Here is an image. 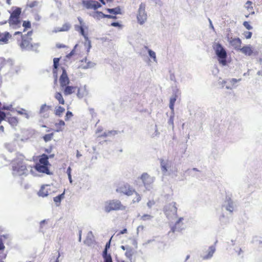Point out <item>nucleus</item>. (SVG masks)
Listing matches in <instances>:
<instances>
[{"instance_id": "b1692460", "label": "nucleus", "mask_w": 262, "mask_h": 262, "mask_svg": "<svg viewBox=\"0 0 262 262\" xmlns=\"http://www.w3.org/2000/svg\"><path fill=\"white\" fill-rule=\"evenodd\" d=\"M120 133L118 130H108L107 132H104L102 135H98L97 138L106 137L108 136H115Z\"/></svg>"}, {"instance_id": "5701e85b", "label": "nucleus", "mask_w": 262, "mask_h": 262, "mask_svg": "<svg viewBox=\"0 0 262 262\" xmlns=\"http://www.w3.org/2000/svg\"><path fill=\"white\" fill-rule=\"evenodd\" d=\"M241 79H237L236 78L228 79V84L226 85V89L227 90H232L235 84L238 81H241Z\"/></svg>"}, {"instance_id": "0e129e2a", "label": "nucleus", "mask_w": 262, "mask_h": 262, "mask_svg": "<svg viewBox=\"0 0 262 262\" xmlns=\"http://www.w3.org/2000/svg\"><path fill=\"white\" fill-rule=\"evenodd\" d=\"M111 15L110 14H105L103 13V18H111Z\"/></svg>"}, {"instance_id": "a211bd4d", "label": "nucleus", "mask_w": 262, "mask_h": 262, "mask_svg": "<svg viewBox=\"0 0 262 262\" xmlns=\"http://www.w3.org/2000/svg\"><path fill=\"white\" fill-rule=\"evenodd\" d=\"M95 239L94 236L92 231H89L86 235V239L84 241V243L88 246H91L94 244Z\"/></svg>"}, {"instance_id": "412c9836", "label": "nucleus", "mask_w": 262, "mask_h": 262, "mask_svg": "<svg viewBox=\"0 0 262 262\" xmlns=\"http://www.w3.org/2000/svg\"><path fill=\"white\" fill-rule=\"evenodd\" d=\"M230 44L236 49H240L242 41L239 38H231L229 40Z\"/></svg>"}, {"instance_id": "dca6fc26", "label": "nucleus", "mask_w": 262, "mask_h": 262, "mask_svg": "<svg viewBox=\"0 0 262 262\" xmlns=\"http://www.w3.org/2000/svg\"><path fill=\"white\" fill-rule=\"evenodd\" d=\"M49 187V185H48L42 186L38 191V195L42 197L47 196L50 191V189Z\"/></svg>"}, {"instance_id": "2eb2a0df", "label": "nucleus", "mask_w": 262, "mask_h": 262, "mask_svg": "<svg viewBox=\"0 0 262 262\" xmlns=\"http://www.w3.org/2000/svg\"><path fill=\"white\" fill-rule=\"evenodd\" d=\"M14 35H21V42L20 43V46L21 48H25L29 46V44H30L29 41L27 38H26V37L25 36L22 35V33L21 32H19V31L16 32H15Z\"/></svg>"}, {"instance_id": "2f4dec72", "label": "nucleus", "mask_w": 262, "mask_h": 262, "mask_svg": "<svg viewBox=\"0 0 262 262\" xmlns=\"http://www.w3.org/2000/svg\"><path fill=\"white\" fill-rule=\"evenodd\" d=\"M8 121L9 123L13 125V126H16L18 122V119L15 117H9L8 118Z\"/></svg>"}, {"instance_id": "1a4fd4ad", "label": "nucleus", "mask_w": 262, "mask_h": 262, "mask_svg": "<svg viewBox=\"0 0 262 262\" xmlns=\"http://www.w3.org/2000/svg\"><path fill=\"white\" fill-rule=\"evenodd\" d=\"M116 191L130 196L134 193L135 189L129 184L126 183L118 187Z\"/></svg>"}, {"instance_id": "c85d7f7f", "label": "nucleus", "mask_w": 262, "mask_h": 262, "mask_svg": "<svg viewBox=\"0 0 262 262\" xmlns=\"http://www.w3.org/2000/svg\"><path fill=\"white\" fill-rule=\"evenodd\" d=\"M90 15L93 16L95 19L100 20L101 18H103V13L101 11H95L90 13Z\"/></svg>"}, {"instance_id": "473e14b6", "label": "nucleus", "mask_w": 262, "mask_h": 262, "mask_svg": "<svg viewBox=\"0 0 262 262\" xmlns=\"http://www.w3.org/2000/svg\"><path fill=\"white\" fill-rule=\"evenodd\" d=\"M55 98L58 101L59 103L61 104H64V100L60 93L57 92L55 93Z\"/></svg>"}, {"instance_id": "49530a36", "label": "nucleus", "mask_w": 262, "mask_h": 262, "mask_svg": "<svg viewBox=\"0 0 262 262\" xmlns=\"http://www.w3.org/2000/svg\"><path fill=\"white\" fill-rule=\"evenodd\" d=\"M243 25L248 30H250L253 29V27L249 24L248 21H244L243 23Z\"/></svg>"}, {"instance_id": "58836bf2", "label": "nucleus", "mask_w": 262, "mask_h": 262, "mask_svg": "<svg viewBox=\"0 0 262 262\" xmlns=\"http://www.w3.org/2000/svg\"><path fill=\"white\" fill-rule=\"evenodd\" d=\"M51 108V106L47 105L46 104H43L41 106L40 110V113H44L46 112H48Z\"/></svg>"}, {"instance_id": "864d4df0", "label": "nucleus", "mask_w": 262, "mask_h": 262, "mask_svg": "<svg viewBox=\"0 0 262 262\" xmlns=\"http://www.w3.org/2000/svg\"><path fill=\"white\" fill-rule=\"evenodd\" d=\"M107 250H108V249H106L104 248V250L103 251V253H102V256L103 257L111 255L110 254H108L107 253Z\"/></svg>"}, {"instance_id": "72a5a7b5", "label": "nucleus", "mask_w": 262, "mask_h": 262, "mask_svg": "<svg viewBox=\"0 0 262 262\" xmlns=\"http://www.w3.org/2000/svg\"><path fill=\"white\" fill-rule=\"evenodd\" d=\"M65 111V109L62 106H58L55 110V114L56 116H60Z\"/></svg>"}, {"instance_id": "f03ea898", "label": "nucleus", "mask_w": 262, "mask_h": 262, "mask_svg": "<svg viewBox=\"0 0 262 262\" xmlns=\"http://www.w3.org/2000/svg\"><path fill=\"white\" fill-rule=\"evenodd\" d=\"M213 49L220 64L223 66L227 65V53L225 48L219 42H215Z\"/></svg>"}, {"instance_id": "c03bdc74", "label": "nucleus", "mask_w": 262, "mask_h": 262, "mask_svg": "<svg viewBox=\"0 0 262 262\" xmlns=\"http://www.w3.org/2000/svg\"><path fill=\"white\" fill-rule=\"evenodd\" d=\"M23 26L25 27V31L26 29L31 28V23L29 21H24L23 22Z\"/></svg>"}, {"instance_id": "3c124183", "label": "nucleus", "mask_w": 262, "mask_h": 262, "mask_svg": "<svg viewBox=\"0 0 262 262\" xmlns=\"http://www.w3.org/2000/svg\"><path fill=\"white\" fill-rule=\"evenodd\" d=\"M73 116V114L72 112L70 111H68L66 116V120H69L70 118H71Z\"/></svg>"}, {"instance_id": "20e7f679", "label": "nucleus", "mask_w": 262, "mask_h": 262, "mask_svg": "<svg viewBox=\"0 0 262 262\" xmlns=\"http://www.w3.org/2000/svg\"><path fill=\"white\" fill-rule=\"evenodd\" d=\"M125 209V207L118 200H109L104 203V210L107 213L112 211L124 210Z\"/></svg>"}, {"instance_id": "09e8293b", "label": "nucleus", "mask_w": 262, "mask_h": 262, "mask_svg": "<svg viewBox=\"0 0 262 262\" xmlns=\"http://www.w3.org/2000/svg\"><path fill=\"white\" fill-rule=\"evenodd\" d=\"M89 91L86 89V86L84 85V88H83V93H82L83 97L88 96L89 95Z\"/></svg>"}, {"instance_id": "a878e982", "label": "nucleus", "mask_w": 262, "mask_h": 262, "mask_svg": "<svg viewBox=\"0 0 262 262\" xmlns=\"http://www.w3.org/2000/svg\"><path fill=\"white\" fill-rule=\"evenodd\" d=\"M76 86H68L67 85L66 87H64V94L66 95H70L74 92L76 91Z\"/></svg>"}, {"instance_id": "c756f323", "label": "nucleus", "mask_w": 262, "mask_h": 262, "mask_svg": "<svg viewBox=\"0 0 262 262\" xmlns=\"http://www.w3.org/2000/svg\"><path fill=\"white\" fill-rule=\"evenodd\" d=\"M64 125V122L61 120H59L58 123H55V126L56 127V132H59L62 131Z\"/></svg>"}, {"instance_id": "bf43d9fd", "label": "nucleus", "mask_w": 262, "mask_h": 262, "mask_svg": "<svg viewBox=\"0 0 262 262\" xmlns=\"http://www.w3.org/2000/svg\"><path fill=\"white\" fill-rule=\"evenodd\" d=\"M111 239L107 242L105 245V249H108L110 248L111 245Z\"/></svg>"}, {"instance_id": "423d86ee", "label": "nucleus", "mask_w": 262, "mask_h": 262, "mask_svg": "<svg viewBox=\"0 0 262 262\" xmlns=\"http://www.w3.org/2000/svg\"><path fill=\"white\" fill-rule=\"evenodd\" d=\"M145 189L150 190L152 188V184L155 181V178L150 176L147 173H143L140 177Z\"/></svg>"}, {"instance_id": "6ab92c4d", "label": "nucleus", "mask_w": 262, "mask_h": 262, "mask_svg": "<svg viewBox=\"0 0 262 262\" xmlns=\"http://www.w3.org/2000/svg\"><path fill=\"white\" fill-rule=\"evenodd\" d=\"M11 37V35L8 32H0V42L7 43L9 39Z\"/></svg>"}, {"instance_id": "de8ad7c7", "label": "nucleus", "mask_w": 262, "mask_h": 262, "mask_svg": "<svg viewBox=\"0 0 262 262\" xmlns=\"http://www.w3.org/2000/svg\"><path fill=\"white\" fill-rule=\"evenodd\" d=\"M104 262H113L111 255L103 257Z\"/></svg>"}, {"instance_id": "bb28decb", "label": "nucleus", "mask_w": 262, "mask_h": 262, "mask_svg": "<svg viewBox=\"0 0 262 262\" xmlns=\"http://www.w3.org/2000/svg\"><path fill=\"white\" fill-rule=\"evenodd\" d=\"M84 62L86 64L84 65L83 63V69H91L94 68L96 65L95 62L89 61L86 58L84 59Z\"/></svg>"}, {"instance_id": "774afa93", "label": "nucleus", "mask_w": 262, "mask_h": 262, "mask_svg": "<svg viewBox=\"0 0 262 262\" xmlns=\"http://www.w3.org/2000/svg\"><path fill=\"white\" fill-rule=\"evenodd\" d=\"M126 232H127V229L125 228V229H123L122 230H121V231L120 232V234H124V233H125Z\"/></svg>"}, {"instance_id": "69168bd1", "label": "nucleus", "mask_w": 262, "mask_h": 262, "mask_svg": "<svg viewBox=\"0 0 262 262\" xmlns=\"http://www.w3.org/2000/svg\"><path fill=\"white\" fill-rule=\"evenodd\" d=\"M209 26L213 30H214V27L212 25V21L211 20H210V19L209 18Z\"/></svg>"}, {"instance_id": "e2e57ef3", "label": "nucleus", "mask_w": 262, "mask_h": 262, "mask_svg": "<svg viewBox=\"0 0 262 262\" xmlns=\"http://www.w3.org/2000/svg\"><path fill=\"white\" fill-rule=\"evenodd\" d=\"M102 130H103V128L102 127H99L96 132V134H98V133L101 132Z\"/></svg>"}, {"instance_id": "37998d69", "label": "nucleus", "mask_w": 262, "mask_h": 262, "mask_svg": "<svg viewBox=\"0 0 262 262\" xmlns=\"http://www.w3.org/2000/svg\"><path fill=\"white\" fill-rule=\"evenodd\" d=\"M153 217L149 214H144L141 216V219L143 221L150 220Z\"/></svg>"}, {"instance_id": "8fccbe9b", "label": "nucleus", "mask_w": 262, "mask_h": 262, "mask_svg": "<svg viewBox=\"0 0 262 262\" xmlns=\"http://www.w3.org/2000/svg\"><path fill=\"white\" fill-rule=\"evenodd\" d=\"M252 32L249 31H247L245 32V36L246 38L250 39L252 36Z\"/></svg>"}, {"instance_id": "4468645a", "label": "nucleus", "mask_w": 262, "mask_h": 262, "mask_svg": "<svg viewBox=\"0 0 262 262\" xmlns=\"http://www.w3.org/2000/svg\"><path fill=\"white\" fill-rule=\"evenodd\" d=\"M178 90H176V91H173V95L170 98L169 101V108L171 111V113L173 114L174 112V105L175 102L177 99L178 97Z\"/></svg>"}, {"instance_id": "39448f33", "label": "nucleus", "mask_w": 262, "mask_h": 262, "mask_svg": "<svg viewBox=\"0 0 262 262\" xmlns=\"http://www.w3.org/2000/svg\"><path fill=\"white\" fill-rule=\"evenodd\" d=\"M176 205V202H172L165 206L164 208V213L168 219H170L173 217H177L178 208Z\"/></svg>"}, {"instance_id": "c9c22d12", "label": "nucleus", "mask_w": 262, "mask_h": 262, "mask_svg": "<svg viewBox=\"0 0 262 262\" xmlns=\"http://www.w3.org/2000/svg\"><path fill=\"white\" fill-rule=\"evenodd\" d=\"M160 164H161V170H162V172L164 173H166L167 171L166 162L164 161V160L161 159L160 160Z\"/></svg>"}, {"instance_id": "9b49d317", "label": "nucleus", "mask_w": 262, "mask_h": 262, "mask_svg": "<svg viewBox=\"0 0 262 262\" xmlns=\"http://www.w3.org/2000/svg\"><path fill=\"white\" fill-rule=\"evenodd\" d=\"M83 6L88 9H93L94 10L101 7L100 3L93 0L83 1Z\"/></svg>"}, {"instance_id": "603ef678", "label": "nucleus", "mask_w": 262, "mask_h": 262, "mask_svg": "<svg viewBox=\"0 0 262 262\" xmlns=\"http://www.w3.org/2000/svg\"><path fill=\"white\" fill-rule=\"evenodd\" d=\"M89 111L90 112V114L91 115L92 118H94L95 116H96V113L94 112V110L92 108H89Z\"/></svg>"}, {"instance_id": "7c9ffc66", "label": "nucleus", "mask_w": 262, "mask_h": 262, "mask_svg": "<svg viewBox=\"0 0 262 262\" xmlns=\"http://www.w3.org/2000/svg\"><path fill=\"white\" fill-rule=\"evenodd\" d=\"M64 192L54 198L53 200L57 206H59L62 199L64 198Z\"/></svg>"}, {"instance_id": "a19ab883", "label": "nucleus", "mask_w": 262, "mask_h": 262, "mask_svg": "<svg viewBox=\"0 0 262 262\" xmlns=\"http://www.w3.org/2000/svg\"><path fill=\"white\" fill-rule=\"evenodd\" d=\"M173 120H174V114H173L171 113V115L169 117V119L168 121V123L169 125L171 126L172 128L174 127Z\"/></svg>"}, {"instance_id": "e433bc0d", "label": "nucleus", "mask_w": 262, "mask_h": 262, "mask_svg": "<svg viewBox=\"0 0 262 262\" xmlns=\"http://www.w3.org/2000/svg\"><path fill=\"white\" fill-rule=\"evenodd\" d=\"M148 53L150 57L155 62H157V60L156 53L151 49H148Z\"/></svg>"}, {"instance_id": "f3484780", "label": "nucleus", "mask_w": 262, "mask_h": 262, "mask_svg": "<svg viewBox=\"0 0 262 262\" xmlns=\"http://www.w3.org/2000/svg\"><path fill=\"white\" fill-rule=\"evenodd\" d=\"M83 37L84 39V46L86 49V53L88 54L92 47L91 41L88 38V37L85 34L84 28L83 27Z\"/></svg>"}, {"instance_id": "393cba45", "label": "nucleus", "mask_w": 262, "mask_h": 262, "mask_svg": "<svg viewBox=\"0 0 262 262\" xmlns=\"http://www.w3.org/2000/svg\"><path fill=\"white\" fill-rule=\"evenodd\" d=\"M106 10L108 13L115 15L117 14H121L122 13L121 9L119 6L114 8H107Z\"/></svg>"}, {"instance_id": "ddd939ff", "label": "nucleus", "mask_w": 262, "mask_h": 262, "mask_svg": "<svg viewBox=\"0 0 262 262\" xmlns=\"http://www.w3.org/2000/svg\"><path fill=\"white\" fill-rule=\"evenodd\" d=\"M235 207V204L234 202L230 198L227 196L223 205V207L225 208L227 211L232 213Z\"/></svg>"}, {"instance_id": "0eeeda50", "label": "nucleus", "mask_w": 262, "mask_h": 262, "mask_svg": "<svg viewBox=\"0 0 262 262\" xmlns=\"http://www.w3.org/2000/svg\"><path fill=\"white\" fill-rule=\"evenodd\" d=\"M146 5L141 3L139 6L137 14V19L140 25L143 24L147 19V14L145 12Z\"/></svg>"}, {"instance_id": "6e6552de", "label": "nucleus", "mask_w": 262, "mask_h": 262, "mask_svg": "<svg viewBox=\"0 0 262 262\" xmlns=\"http://www.w3.org/2000/svg\"><path fill=\"white\" fill-rule=\"evenodd\" d=\"M21 14V9L16 8L11 13L9 19L10 24L17 25L20 23L19 17Z\"/></svg>"}, {"instance_id": "5fc2aeb1", "label": "nucleus", "mask_w": 262, "mask_h": 262, "mask_svg": "<svg viewBox=\"0 0 262 262\" xmlns=\"http://www.w3.org/2000/svg\"><path fill=\"white\" fill-rule=\"evenodd\" d=\"M111 25L113 27H118L121 26V25L120 24V23L119 22H117V21L112 23Z\"/></svg>"}, {"instance_id": "052dcab7", "label": "nucleus", "mask_w": 262, "mask_h": 262, "mask_svg": "<svg viewBox=\"0 0 262 262\" xmlns=\"http://www.w3.org/2000/svg\"><path fill=\"white\" fill-rule=\"evenodd\" d=\"M154 204V202L150 201H149L147 203V205L149 208H150Z\"/></svg>"}, {"instance_id": "7ed1b4c3", "label": "nucleus", "mask_w": 262, "mask_h": 262, "mask_svg": "<svg viewBox=\"0 0 262 262\" xmlns=\"http://www.w3.org/2000/svg\"><path fill=\"white\" fill-rule=\"evenodd\" d=\"M38 162L36 163L34 167L35 169L39 172L49 174V169L48 166L50 165L49 162V157L43 154L39 156Z\"/></svg>"}, {"instance_id": "ea45409f", "label": "nucleus", "mask_w": 262, "mask_h": 262, "mask_svg": "<svg viewBox=\"0 0 262 262\" xmlns=\"http://www.w3.org/2000/svg\"><path fill=\"white\" fill-rule=\"evenodd\" d=\"M53 135L54 134L53 133L49 134H46L43 137V139L45 142L50 141L53 138Z\"/></svg>"}, {"instance_id": "a18cd8bd", "label": "nucleus", "mask_w": 262, "mask_h": 262, "mask_svg": "<svg viewBox=\"0 0 262 262\" xmlns=\"http://www.w3.org/2000/svg\"><path fill=\"white\" fill-rule=\"evenodd\" d=\"M134 193L136 194V196L133 199V201L134 203L139 202L141 200V198L140 195L137 192H136L135 191Z\"/></svg>"}, {"instance_id": "4d7b16f0", "label": "nucleus", "mask_w": 262, "mask_h": 262, "mask_svg": "<svg viewBox=\"0 0 262 262\" xmlns=\"http://www.w3.org/2000/svg\"><path fill=\"white\" fill-rule=\"evenodd\" d=\"M71 169L70 167H69L67 169V172L68 173V176H69V178L70 180V181L71 182Z\"/></svg>"}, {"instance_id": "4c0bfd02", "label": "nucleus", "mask_w": 262, "mask_h": 262, "mask_svg": "<svg viewBox=\"0 0 262 262\" xmlns=\"http://www.w3.org/2000/svg\"><path fill=\"white\" fill-rule=\"evenodd\" d=\"M133 254V250L130 247H127L126 248V251L125 253V256L128 258H131Z\"/></svg>"}, {"instance_id": "aec40b11", "label": "nucleus", "mask_w": 262, "mask_h": 262, "mask_svg": "<svg viewBox=\"0 0 262 262\" xmlns=\"http://www.w3.org/2000/svg\"><path fill=\"white\" fill-rule=\"evenodd\" d=\"M215 251V247L214 246H211L209 247L208 252L207 254L202 256L203 259L207 260L212 258L214 253Z\"/></svg>"}, {"instance_id": "f8f14e48", "label": "nucleus", "mask_w": 262, "mask_h": 262, "mask_svg": "<svg viewBox=\"0 0 262 262\" xmlns=\"http://www.w3.org/2000/svg\"><path fill=\"white\" fill-rule=\"evenodd\" d=\"M62 73L59 78L60 85L62 89H63L68 85L70 82L69 78L68 76L67 72L64 68H62Z\"/></svg>"}, {"instance_id": "6e6d98bb", "label": "nucleus", "mask_w": 262, "mask_h": 262, "mask_svg": "<svg viewBox=\"0 0 262 262\" xmlns=\"http://www.w3.org/2000/svg\"><path fill=\"white\" fill-rule=\"evenodd\" d=\"M5 249V246L4 245L3 240L0 238V250H4Z\"/></svg>"}, {"instance_id": "4be33fe9", "label": "nucleus", "mask_w": 262, "mask_h": 262, "mask_svg": "<svg viewBox=\"0 0 262 262\" xmlns=\"http://www.w3.org/2000/svg\"><path fill=\"white\" fill-rule=\"evenodd\" d=\"M59 58H54L53 59V74L55 77V81H57V69L59 66Z\"/></svg>"}, {"instance_id": "cd10ccee", "label": "nucleus", "mask_w": 262, "mask_h": 262, "mask_svg": "<svg viewBox=\"0 0 262 262\" xmlns=\"http://www.w3.org/2000/svg\"><path fill=\"white\" fill-rule=\"evenodd\" d=\"M239 50L243 53L249 56L251 55L253 53L252 49L249 46H244Z\"/></svg>"}, {"instance_id": "9d476101", "label": "nucleus", "mask_w": 262, "mask_h": 262, "mask_svg": "<svg viewBox=\"0 0 262 262\" xmlns=\"http://www.w3.org/2000/svg\"><path fill=\"white\" fill-rule=\"evenodd\" d=\"M184 218L182 217H179L178 220L176 222L174 225L171 227L170 232L174 233L176 232H180L182 230L184 229V225L183 222Z\"/></svg>"}, {"instance_id": "680f3d73", "label": "nucleus", "mask_w": 262, "mask_h": 262, "mask_svg": "<svg viewBox=\"0 0 262 262\" xmlns=\"http://www.w3.org/2000/svg\"><path fill=\"white\" fill-rule=\"evenodd\" d=\"M219 70L216 67H215L214 70H213V71H212V73L214 75L217 74L219 73Z\"/></svg>"}, {"instance_id": "79ce46f5", "label": "nucleus", "mask_w": 262, "mask_h": 262, "mask_svg": "<svg viewBox=\"0 0 262 262\" xmlns=\"http://www.w3.org/2000/svg\"><path fill=\"white\" fill-rule=\"evenodd\" d=\"M17 113L18 114H20V115H24L27 118H29V114L28 113H27V112L24 110V109H22L20 111H17Z\"/></svg>"}, {"instance_id": "f704fd0d", "label": "nucleus", "mask_w": 262, "mask_h": 262, "mask_svg": "<svg viewBox=\"0 0 262 262\" xmlns=\"http://www.w3.org/2000/svg\"><path fill=\"white\" fill-rule=\"evenodd\" d=\"M199 170L196 168H193L192 169H188L186 170V172H187L189 176L191 177H195L196 174L194 173L195 171H199Z\"/></svg>"}, {"instance_id": "f257e3e1", "label": "nucleus", "mask_w": 262, "mask_h": 262, "mask_svg": "<svg viewBox=\"0 0 262 262\" xmlns=\"http://www.w3.org/2000/svg\"><path fill=\"white\" fill-rule=\"evenodd\" d=\"M12 173L15 176L27 175L29 173V169L31 168L26 164L24 159H16L12 163Z\"/></svg>"}, {"instance_id": "13d9d810", "label": "nucleus", "mask_w": 262, "mask_h": 262, "mask_svg": "<svg viewBox=\"0 0 262 262\" xmlns=\"http://www.w3.org/2000/svg\"><path fill=\"white\" fill-rule=\"evenodd\" d=\"M236 252H237V255L238 256H240L242 253H243V251L242 250V249L241 248H239V249L238 250H236L235 249Z\"/></svg>"}, {"instance_id": "338daca9", "label": "nucleus", "mask_w": 262, "mask_h": 262, "mask_svg": "<svg viewBox=\"0 0 262 262\" xmlns=\"http://www.w3.org/2000/svg\"><path fill=\"white\" fill-rule=\"evenodd\" d=\"M144 228V227L143 226H139L138 227L137 229V233H138L139 231L140 230H143Z\"/></svg>"}]
</instances>
